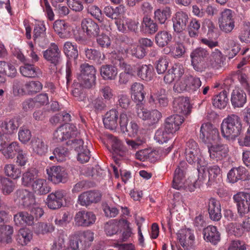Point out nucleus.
Listing matches in <instances>:
<instances>
[{"instance_id":"nucleus-50","label":"nucleus","mask_w":250,"mask_h":250,"mask_svg":"<svg viewBox=\"0 0 250 250\" xmlns=\"http://www.w3.org/2000/svg\"><path fill=\"white\" fill-rule=\"evenodd\" d=\"M171 39V34L166 31H160L155 36L156 43L159 47H164L167 45Z\"/></svg>"},{"instance_id":"nucleus-3","label":"nucleus","mask_w":250,"mask_h":250,"mask_svg":"<svg viewBox=\"0 0 250 250\" xmlns=\"http://www.w3.org/2000/svg\"><path fill=\"white\" fill-rule=\"evenodd\" d=\"M201 84L199 78L188 75L177 81L174 85L173 89L178 93L193 92L196 91L201 86Z\"/></svg>"},{"instance_id":"nucleus-42","label":"nucleus","mask_w":250,"mask_h":250,"mask_svg":"<svg viewBox=\"0 0 250 250\" xmlns=\"http://www.w3.org/2000/svg\"><path fill=\"white\" fill-rule=\"evenodd\" d=\"M100 73L105 80H114L118 74L117 69L112 65H103L100 69Z\"/></svg>"},{"instance_id":"nucleus-47","label":"nucleus","mask_w":250,"mask_h":250,"mask_svg":"<svg viewBox=\"0 0 250 250\" xmlns=\"http://www.w3.org/2000/svg\"><path fill=\"white\" fill-rule=\"evenodd\" d=\"M76 236H78L79 240L85 247H89L94 239V233L90 230L76 231Z\"/></svg>"},{"instance_id":"nucleus-25","label":"nucleus","mask_w":250,"mask_h":250,"mask_svg":"<svg viewBox=\"0 0 250 250\" xmlns=\"http://www.w3.org/2000/svg\"><path fill=\"white\" fill-rule=\"evenodd\" d=\"M184 73L183 66L179 64H175L172 67L168 70L167 73L165 76L164 81L167 83H172L176 80V82L179 79Z\"/></svg>"},{"instance_id":"nucleus-52","label":"nucleus","mask_w":250,"mask_h":250,"mask_svg":"<svg viewBox=\"0 0 250 250\" xmlns=\"http://www.w3.org/2000/svg\"><path fill=\"white\" fill-rule=\"evenodd\" d=\"M170 132L167 131L164 126L158 129L155 132L154 140L160 144L166 143L172 136Z\"/></svg>"},{"instance_id":"nucleus-26","label":"nucleus","mask_w":250,"mask_h":250,"mask_svg":"<svg viewBox=\"0 0 250 250\" xmlns=\"http://www.w3.org/2000/svg\"><path fill=\"white\" fill-rule=\"evenodd\" d=\"M118 112L115 109L107 111L103 118V123L106 128L113 130L116 129L118 125Z\"/></svg>"},{"instance_id":"nucleus-8","label":"nucleus","mask_w":250,"mask_h":250,"mask_svg":"<svg viewBox=\"0 0 250 250\" xmlns=\"http://www.w3.org/2000/svg\"><path fill=\"white\" fill-rule=\"evenodd\" d=\"M48 181L55 184L66 182L68 179L67 172L60 166H52L46 168Z\"/></svg>"},{"instance_id":"nucleus-6","label":"nucleus","mask_w":250,"mask_h":250,"mask_svg":"<svg viewBox=\"0 0 250 250\" xmlns=\"http://www.w3.org/2000/svg\"><path fill=\"white\" fill-rule=\"evenodd\" d=\"M136 112L140 119L146 121L150 125L158 123L162 117V114L158 110H149L145 108L144 105L141 103L137 104Z\"/></svg>"},{"instance_id":"nucleus-20","label":"nucleus","mask_w":250,"mask_h":250,"mask_svg":"<svg viewBox=\"0 0 250 250\" xmlns=\"http://www.w3.org/2000/svg\"><path fill=\"white\" fill-rule=\"evenodd\" d=\"M115 20L118 30L122 32H125L127 29L134 31L137 28L138 22L126 18L125 17L115 18Z\"/></svg>"},{"instance_id":"nucleus-45","label":"nucleus","mask_w":250,"mask_h":250,"mask_svg":"<svg viewBox=\"0 0 250 250\" xmlns=\"http://www.w3.org/2000/svg\"><path fill=\"white\" fill-rule=\"evenodd\" d=\"M13 233L14 229L11 225H6L0 227V237L4 244H10L12 242Z\"/></svg>"},{"instance_id":"nucleus-54","label":"nucleus","mask_w":250,"mask_h":250,"mask_svg":"<svg viewBox=\"0 0 250 250\" xmlns=\"http://www.w3.org/2000/svg\"><path fill=\"white\" fill-rule=\"evenodd\" d=\"M186 52V49L183 43L180 42H176L171 45V55L174 58L178 59L184 57Z\"/></svg>"},{"instance_id":"nucleus-62","label":"nucleus","mask_w":250,"mask_h":250,"mask_svg":"<svg viewBox=\"0 0 250 250\" xmlns=\"http://www.w3.org/2000/svg\"><path fill=\"white\" fill-rule=\"evenodd\" d=\"M172 21L174 31H182L186 28L188 18L187 17H173Z\"/></svg>"},{"instance_id":"nucleus-24","label":"nucleus","mask_w":250,"mask_h":250,"mask_svg":"<svg viewBox=\"0 0 250 250\" xmlns=\"http://www.w3.org/2000/svg\"><path fill=\"white\" fill-rule=\"evenodd\" d=\"M224 60V58L221 51L218 49H214L208 57L207 63L208 69L210 68L219 69L222 66Z\"/></svg>"},{"instance_id":"nucleus-35","label":"nucleus","mask_w":250,"mask_h":250,"mask_svg":"<svg viewBox=\"0 0 250 250\" xmlns=\"http://www.w3.org/2000/svg\"><path fill=\"white\" fill-rule=\"evenodd\" d=\"M130 94L134 101L141 103L145 97L144 85L140 83H133L130 87Z\"/></svg>"},{"instance_id":"nucleus-57","label":"nucleus","mask_w":250,"mask_h":250,"mask_svg":"<svg viewBox=\"0 0 250 250\" xmlns=\"http://www.w3.org/2000/svg\"><path fill=\"white\" fill-rule=\"evenodd\" d=\"M4 170L6 176L13 179L19 178L21 175V169L14 164L6 165Z\"/></svg>"},{"instance_id":"nucleus-15","label":"nucleus","mask_w":250,"mask_h":250,"mask_svg":"<svg viewBox=\"0 0 250 250\" xmlns=\"http://www.w3.org/2000/svg\"><path fill=\"white\" fill-rule=\"evenodd\" d=\"M208 152L211 159L218 161L223 160L227 156L229 147L225 144H212L210 146H208Z\"/></svg>"},{"instance_id":"nucleus-1","label":"nucleus","mask_w":250,"mask_h":250,"mask_svg":"<svg viewBox=\"0 0 250 250\" xmlns=\"http://www.w3.org/2000/svg\"><path fill=\"white\" fill-rule=\"evenodd\" d=\"M242 129L241 119L235 114L229 115L224 119L221 125V134L228 140H234L241 134Z\"/></svg>"},{"instance_id":"nucleus-41","label":"nucleus","mask_w":250,"mask_h":250,"mask_svg":"<svg viewBox=\"0 0 250 250\" xmlns=\"http://www.w3.org/2000/svg\"><path fill=\"white\" fill-rule=\"evenodd\" d=\"M38 171L33 168L27 170L22 174L21 184L25 187H31L33 183L38 178Z\"/></svg>"},{"instance_id":"nucleus-5","label":"nucleus","mask_w":250,"mask_h":250,"mask_svg":"<svg viewBox=\"0 0 250 250\" xmlns=\"http://www.w3.org/2000/svg\"><path fill=\"white\" fill-rule=\"evenodd\" d=\"M200 138L203 142L211 145L220 139L218 129L209 123L203 124L200 128Z\"/></svg>"},{"instance_id":"nucleus-23","label":"nucleus","mask_w":250,"mask_h":250,"mask_svg":"<svg viewBox=\"0 0 250 250\" xmlns=\"http://www.w3.org/2000/svg\"><path fill=\"white\" fill-rule=\"evenodd\" d=\"M43 56L45 60L56 65L60 62L61 51L56 44L52 43L43 52Z\"/></svg>"},{"instance_id":"nucleus-43","label":"nucleus","mask_w":250,"mask_h":250,"mask_svg":"<svg viewBox=\"0 0 250 250\" xmlns=\"http://www.w3.org/2000/svg\"><path fill=\"white\" fill-rule=\"evenodd\" d=\"M229 101L227 91L224 90L215 95L212 98L213 105L219 109H223L227 105Z\"/></svg>"},{"instance_id":"nucleus-2","label":"nucleus","mask_w":250,"mask_h":250,"mask_svg":"<svg viewBox=\"0 0 250 250\" xmlns=\"http://www.w3.org/2000/svg\"><path fill=\"white\" fill-rule=\"evenodd\" d=\"M80 72L77 79L80 84L86 88H90L95 84L96 70L93 65L84 63L81 65Z\"/></svg>"},{"instance_id":"nucleus-55","label":"nucleus","mask_w":250,"mask_h":250,"mask_svg":"<svg viewBox=\"0 0 250 250\" xmlns=\"http://www.w3.org/2000/svg\"><path fill=\"white\" fill-rule=\"evenodd\" d=\"M19 126L18 122L15 119L5 121L1 125L2 131L6 135L12 134L15 130L17 129Z\"/></svg>"},{"instance_id":"nucleus-18","label":"nucleus","mask_w":250,"mask_h":250,"mask_svg":"<svg viewBox=\"0 0 250 250\" xmlns=\"http://www.w3.org/2000/svg\"><path fill=\"white\" fill-rule=\"evenodd\" d=\"M184 121V119L182 116L173 115L166 119L164 126L167 131L174 135L179 130Z\"/></svg>"},{"instance_id":"nucleus-29","label":"nucleus","mask_w":250,"mask_h":250,"mask_svg":"<svg viewBox=\"0 0 250 250\" xmlns=\"http://www.w3.org/2000/svg\"><path fill=\"white\" fill-rule=\"evenodd\" d=\"M204 239L214 245L217 244L220 240V234L217 228L213 226H209L204 229Z\"/></svg>"},{"instance_id":"nucleus-37","label":"nucleus","mask_w":250,"mask_h":250,"mask_svg":"<svg viewBox=\"0 0 250 250\" xmlns=\"http://www.w3.org/2000/svg\"><path fill=\"white\" fill-rule=\"evenodd\" d=\"M123 219H112L106 222L104 226L105 234L109 236L117 234L120 230Z\"/></svg>"},{"instance_id":"nucleus-34","label":"nucleus","mask_w":250,"mask_h":250,"mask_svg":"<svg viewBox=\"0 0 250 250\" xmlns=\"http://www.w3.org/2000/svg\"><path fill=\"white\" fill-rule=\"evenodd\" d=\"M230 100L234 107H242L246 102V94L242 90L235 88L231 93Z\"/></svg>"},{"instance_id":"nucleus-64","label":"nucleus","mask_w":250,"mask_h":250,"mask_svg":"<svg viewBox=\"0 0 250 250\" xmlns=\"http://www.w3.org/2000/svg\"><path fill=\"white\" fill-rule=\"evenodd\" d=\"M227 230L229 234L236 237L242 236L245 231L243 224L233 223H230L228 225Z\"/></svg>"},{"instance_id":"nucleus-30","label":"nucleus","mask_w":250,"mask_h":250,"mask_svg":"<svg viewBox=\"0 0 250 250\" xmlns=\"http://www.w3.org/2000/svg\"><path fill=\"white\" fill-rule=\"evenodd\" d=\"M31 187L34 193L39 195L46 194L51 190L46 180L42 178L36 179Z\"/></svg>"},{"instance_id":"nucleus-7","label":"nucleus","mask_w":250,"mask_h":250,"mask_svg":"<svg viewBox=\"0 0 250 250\" xmlns=\"http://www.w3.org/2000/svg\"><path fill=\"white\" fill-rule=\"evenodd\" d=\"M79 134L76 126L73 124H65L60 126L53 133V139L62 142L76 136Z\"/></svg>"},{"instance_id":"nucleus-33","label":"nucleus","mask_w":250,"mask_h":250,"mask_svg":"<svg viewBox=\"0 0 250 250\" xmlns=\"http://www.w3.org/2000/svg\"><path fill=\"white\" fill-rule=\"evenodd\" d=\"M14 221L16 226H31L34 223V218L27 212L20 211L14 215Z\"/></svg>"},{"instance_id":"nucleus-39","label":"nucleus","mask_w":250,"mask_h":250,"mask_svg":"<svg viewBox=\"0 0 250 250\" xmlns=\"http://www.w3.org/2000/svg\"><path fill=\"white\" fill-rule=\"evenodd\" d=\"M141 29L143 32L151 35L158 30V26L156 22L150 17H144Z\"/></svg>"},{"instance_id":"nucleus-40","label":"nucleus","mask_w":250,"mask_h":250,"mask_svg":"<svg viewBox=\"0 0 250 250\" xmlns=\"http://www.w3.org/2000/svg\"><path fill=\"white\" fill-rule=\"evenodd\" d=\"M224 48L228 51V56L229 59L233 58L240 50V44L231 39H228L225 42Z\"/></svg>"},{"instance_id":"nucleus-63","label":"nucleus","mask_w":250,"mask_h":250,"mask_svg":"<svg viewBox=\"0 0 250 250\" xmlns=\"http://www.w3.org/2000/svg\"><path fill=\"white\" fill-rule=\"evenodd\" d=\"M31 131L25 126H21L18 132L19 140L23 144H26L31 140Z\"/></svg>"},{"instance_id":"nucleus-13","label":"nucleus","mask_w":250,"mask_h":250,"mask_svg":"<svg viewBox=\"0 0 250 250\" xmlns=\"http://www.w3.org/2000/svg\"><path fill=\"white\" fill-rule=\"evenodd\" d=\"M65 193L62 190H57L47 195L45 204L48 208L51 209H57L63 206Z\"/></svg>"},{"instance_id":"nucleus-22","label":"nucleus","mask_w":250,"mask_h":250,"mask_svg":"<svg viewBox=\"0 0 250 250\" xmlns=\"http://www.w3.org/2000/svg\"><path fill=\"white\" fill-rule=\"evenodd\" d=\"M31 148L33 153L39 155H44L48 151V146L42 138L34 137L30 142Z\"/></svg>"},{"instance_id":"nucleus-46","label":"nucleus","mask_w":250,"mask_h":250,"mask_svg":"<svg viewBox=\"0 0 250 250\" xmlns=\"http://www.w3.org/2000/svg\"><path fill=\"white\" fill-rule=\"evenodd\" d=\"M137 75L143 80L150 81L152 77L153 67L151 65L142 64L137 67Z\"/></svg>"},{"instance_id":"nucleus-44","label":"nucleus","mask_w":250,"mask_h":250,"mask_svg":"<svg viewBox=\"0 0 250 250\" xmlns=\"http://www.w3.org/2000/svg\"><path fill=\"white\" fill-rule=\"evenodd\" d=\"M219 27L221 30L230 32L234 27V20L233 17H221L219 19Z\"/></svg>"},{"instance_id":"nucleus-48","label":"nucleus","mask_w":250,"mask_h":250,"mask_svg":"<svg viewBox=\"0 0 250 250\" xmlns=\"http://www.w3.org/2000/svg\"><path fill=\"white\" fill-rule=\"evenodd\" d=\"M177 104V111L185 115L190 113L191 105L189 103V100L188 97H179L175 101Z\"/></svg>"},{"instance_id":"nucleus-60","label":"nucleus","mask_w":250,"mask_h":250,"mask_svg":"<svg viewBox=\"0 0 250 250\" xmlns=\"http://www.w3.org/2000/svg\"><path fill=\"white\" fill-rule=\"evenodd\" d=\"M18 239L21 245H26L32 239V233L27 228L21 229L19 231Z\"/></svg>"},{"instance_id":"nucleus-31","label":"nucleus","mask_w":250,"mask_h":250,"mask_svg":"<svg viewBox=\"0 0 250 250\" xmlns=\"http://www.w3.org/2000/svg\"><path fill=\"white\" fill-rule=\"evenodd\" d=\"M208 210L211 219L218 221L221 218V205L218 200L214 198L209 199L208 204Z\"/></svg>"},{"instance_id":"nucleus-4","label":"nucleus","mask_w":250,"mask_h":250,"mask_svg":"<svg viewBox=\"0 0 250 250\" xmlns=\"http://www.w3.org/2000/svg\"><path fill=\"white\" fill-rule=\"evenodd\" d=\"M208 53L207 50L199 47L193 50L190 54L191 65L193 69L202 72L208 69L207 59Z\"/></svg>"},{"instance_id":"nucleus-49","label":"nucleus","mask_w":250,"mask_h":250,"mask_svg":"<svg viewBox=\"0 0 250 250\" xmlns=\"http://www.w3.org/2000/svg\"><path fill=\"white\" fill-rule=\"evenodd\" d=\"M120 231H122L121 239L126 241L133 234L131 223L127 220L123 219Z\"/></svg>"},{"instance_id":"nucleus-38","label":"nucleus","mask_w":250,"mask_h":250,"mask_svg":"<svg viewBox=\"0 0 250 250\" xmlns=\"http://www.w3.org/2000/svg\"><path fill=\"white\" fill-rule=\"evenodd\" d=\"M21 148L19 143L14 141L8 145H6V146H5L1 153L6 159H12Z\"/></svg>"},{"instance_id":"nucleus-14","label":"nucleus","mask_w":250,"mask_h":250,"mask_svg":"<svg viewBox=\"0 0 250 250\" xmlns=\"http://www.w3.org/2000/svg\"><path fill=\"white\" fill-rule=\"evenodd\" d=\"M185 155L186 160L188 163L191 165L197 164L198 171V180L202 182L204 181L207 178L206 174H205V173L206 166L207 163L201 155V153H198L197 155H195L194 153H192V154L190 155L191 161H189L188 159L187 154H185Z\"/></svg>"},{"instance_id":"nucleus-27","label":"nucleus","mask_w":250,"mask_h":250,"mask_svg":"<svg viewBox=\"0 0 250 250\" xmlns=\"http://www.w3.org/2000/svg\"><path fill=\"white\" fill-rule=\"evenodd\" d=\"M82 27L83 31L90 37L98 36L100 32L98 24L89 18L85 19L82 21Z\"/></svg>"},{"instance_id":"nucleus-10","label":"nucleus","mask_w":250,"mask_h":250,"mask_svg":"<svg viewBox=\"0 0 250 250\" xmlns=\"http://www.w3.org/2000/svg\"><path fill=\"white\" fill-rule=\"evenodd\" d=\"M187 165L185 161H182L180 163V165L175 170L173 176L172 187L174 188L180 190L183 188H187L190 191L194 190L195 186L192 187L188 186L187 187L184 183V171Z\"/></svg>"},{"instance_id":"nucleus-36","label":"nucleus","mask_w":250,"mask_h":250,"mask_svg":"<svg viewBox=\"0 0 250 250\" xmlns=\"http://www.w3.org/2000/svg\"><path fill=\"white\" fill-rule=\"evenodd\" d=\"M205 174H206L207 177L208 175V181L210 182L216 181L217 180H219L221 177V169L217 165L210 166L208 168L206 167ZM207 179V177L203 182L199 181L198 179L196 181V184L200 185L201 183H203L205 181H206Z\"/></svg>"},{"instance_id":"nucleus-21","label":"nucleus","mask_w":250,"mask_h":250,"mask_svg":"<svg viewBox=\"0 0 250 250\" xmlns=\"http://www.w3.org/2000/svg\"><path fill=\"white\" fill-rule=\"evenodd\" d=\"M101 197V195L99 192L89 191L80 195L78 202L82 206H87L91 203L99 201Z\"/></svg>"},{"instance_id":"nucleus-56","label":"nucleus","mask_w":250,"mask_h":250,"mask_svg":"<svg viewBox=\"0 0 250 250\" xmlns=\"http://www.w3.org/2000/svg\"><path fill=\"white\" fill-rule=\"evenodd\" d=\"M25 95H32L35 94L42 88V84L39 81H30L25 84Z\"/></svg>"},{"instance_id":"nucleus-28","label":"nucleus","mask_w":250,"mask_h":250,"mask_svg":"<svg viewBox=\"0 0 250 250\" xmlns=\"http://www.w3.org/2000/svg\"><path fill=\"white\" fill-rule=\"evenodd\" d=\"M119 51H121L123 55L129 54L138 59H142L146 55L145 49L136 43L131 44L128 47H123V49L120 48Z\"/></svg>"},{"instance_id":"nucleus-12","label":"nucleus","mask_w":250,"mask_h":250,"mask_svg":"<svg viewBox=\"0 0 250 250\" xmlns=\"http://www.w3.org/2000/svg\"><path fill=\"white\" fill-rule=\"evenodd\" d=\"M96 220L95 215L91 211L81 210L74 217L75 225L78 227H88L94 224Z\"/></svg>"},{"instance_id":"nucleus-16","label":"nucleus","mask_w":250,"mask_h":250,"mask_svg":"<svg viewBox=\"0 0 250 250\" xmlns=\"http://www.w3.org/2000/svg\"><path fill=\"white\" fill-rule=\"evenodd\" d=\"M249 174L247 169L242 166L232 168L228 173L227 178L229 183H235L239 180H249Z\"/></svg>"},{"instance_id":"nucleus-53","label":"nucleus","mask_w":250,"mask_h":250,"mask_svg":"<svg viewBox=\"0 0 250 250\" xmlns=\"http://www.w3.org/2000/svg\"><path fill=\"white\" fill-rule=\"evenodd\" d=\"M63 51L69 59H76L78 56V50L75 43L70 42H66L63 45Z\"/></svg>"},{"instance_id":"nucleus-61","label":"nucleus","mask_w":250,"mask_h":250,"mask_svg":"<svg viewBox=\"0 0 250 250\" xmlns=\"http://www.w3.org/2000/svg\"><path fill=\"white\" fill-rule=\"evenodd\" d=\"M0 182L2 191L5 195L11 193L15 188V183L7 178H1Z\"/></svg>"},{"instance_id":"nucleus-11","label":"nucleus","mask_w":250,"mask_h":250,"mask_svg":"<svg viewBox=\"0 0 250 250\" xmlns=\"http://www.w3.org/2000/svg\"><path fill=\"white\" fill-rule=\"evenodd\" d=\"M128 122V118L127 114L125 112L121 113L119 124L122 131L124 133H127V135L130 137H135L138 133L139 127L138 124L134 121L130 122L127 125Z\"/></svg>"},{"instance_id":"nucleus-51","label":"nucleus","mask_w":250,"mask_h":250,"mask_svg":"<svg viewBox=\"0 0 250 250\" xmlns=\"http://www.w3.org/2000/svg\"><path fill=\"white\" fill-rule=\"evenodd\" d=\"M158 101L161 106H165L167 104V99L165 90L160 89L150 95V102Z\"/></svg>"},{"instance_id":"nucleus-58","label":"nucleus","mask_w":250,"mask_h":250,"mask_svg":"<svg viewBox=\"0 0 250 250\" xmlns=\"http://www.w3.org/2000/svg\"><path fill=\"white\" fill-rule=\"evenodd\" d=\"M26 49L27 55L30 58L33 63H35L39 61L40 52L31 41L27 42Z\"/></svg>"},{"instance_id":"nucleus-17","label":"nucleus","mask_w":250,"mask_h":250,"mask_svg":"<svg viewBox=\"0 0 250 250\" xmlns=\"http://www.w3.org/2000/svg\"><path fill=\"white\" fill-rule=\"evenodd\" d=\"M16 196L15 200L25 208H30L36 203L33 193L26 189L17 190Z\"/></svg>"},{"instance_id":"nucleus-32","label":"nucleus","mask_w":250,"mask_h":250,"mask_svg":"<svg viewBox=\"0 0 250 250\" xmlns=\"http://www.w3.org/2000/svg\"><path fill=\"white\" fill-rule=\"evenodd\" d=\"M21 74L28 78H39L42 75L41 70L38 67L31 64H24L20 68Z\"/></svg>"},{"instance_id":"nucleus-59","label":"nucleus","mask_w":250,"mask_h":250,"mask_svg":"<svg viewBox=\"0 0 250 250\" xmlns=\"http://www.w3.org/2000/svg\"><path fill=\"white\" fill-rule=\"evenodd\" d=\"M109 142L114 150L119 151L120 155L122 156L124 154L129 153L128 149L123 146L122 142L117 137L111 136Z\"/></svg>"},{"instance_id":"nucleus-19","label":"nucleus","mask_w":250,"mask_h":250,"mask_svg":"<svg viewBox=\"0 0 250 250\" xmlns=\"http://www.w3.org/2000/svg\"><path fill=\"white\" fill-rule=\"evenodd\" d=\"M119 65L121 68L124 69V71L119 75V83L120 84H125L132 78L135 73L134 66L125 63L123 60L119 58Z\"/></svg>"},{"instance_id":"nucleus-9","label":"nucleus","mask_w":250,"mask_h":250,"mask_svg":"<svg viewBox=\"0 0 250 250\" xmlns=\"http://www.w3.org/2000/svg\"><path fill=\"white\" fill-rule=\"evenodd\" d=\"M178 243L186 250H190L194 247L195 236L193 231L189 229H181L177 233Z\"/></svg>"}]
</instances>
